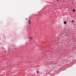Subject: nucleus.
Returning <instances> with one entry per match:
<instances>
[{
  "instance_id": "f257e3e1",
  "label": "nucleus",
  "mask_w": 76,
  "mask_h": 76,
  "mask_svg": "<svg viewBox=\"0 0 76 76\" xmlns=\"http://www.w3.org/2000/svg\"><path fill=\"white\" fill-rule=\"evenodd\" d=\"M64 24H66V23H67V22L66 21H64Z\"/></svg>"
},
{
  "instance_id": "20e7f679",
  "label": "nucleus",
  "mask_w": 76,
  "mask_h": 76,
  "mask_svg": "<svg viewBox=\"0 0 76 76\" xmlns=\"http://www.w3.org/2000/svg\"><path fill=\"white\" fill-rule=\"evenodd\" d=\"M73 12H75V9H73Z\"/></svg>"
},
{
  "instance_id": "39448f33",
  "label": "nucleus",
  "mask_w": 76,
  "mask_h": 76,
  "mask_svg": "<svg viewBox=\"0 0 76 76\" xmlns=\"http://www.w3.org/2000/svg\"><path fill=\"white\" fill-rule=\"evenodd\" d=\"M72 22H75V21H74V20H72Z\"/></svg>"
},
{
  "instance_id": "0eeeda50",
  "label": "nucleus",
  "mask_w": 76,
  "mask_h": 76,
  "mask_svg": "<svg viewBox=\"0 0 76 76\" xmlns=\"http://www.w3.org/2000/svg\"><path fill=\"white\" fill-rule=\"evenodd\" d=\"M26 20H27V18L26 19Z\"/></svg>"
},
{
  "instance_id": "423d86ee",
  "label": "nucleus",
  "mask_w": 76,
  "mask_h": 76,
  "mask_svg": "<svg viewBox=\"0 0 76 76\" xmlns=\"http://www.w3.org/2000/svg\"><path fill=\"white\" fill-rule=\"evenodd\" d=\"M31 39H32V37H30Z\"/></svg>"
},
{
  "instance_id": "f03ea898",
  "label": "nucleus",
  "mask_w": 76,
  "mask_h": 76,
  "mask_svg": "<svg viewBox=\"0 0 76 76\" xmlns=\"http://www.w3.org/2000/svg\"><path fill=\"white\" fill-rule=\"evenodd\" d=\"M37 73H39V71H38V70H37Z\"/></svg>"
},
{
  "instance_id": "7ed1b4c3",
  "label": "nucleus",
  "mask_w": 76,
  "mask_h": 76,
  "mask_svg": "<svg viewBox=\"0 0 76 76\" xmlns=\"http://www.w3.org/2000/svg\"><path fill=\"white\" fill-rule=\"evenodd\" d=\"M29 23L31 24V21H30V20L29 21Z\"/></svg>"
}]
</instances>
